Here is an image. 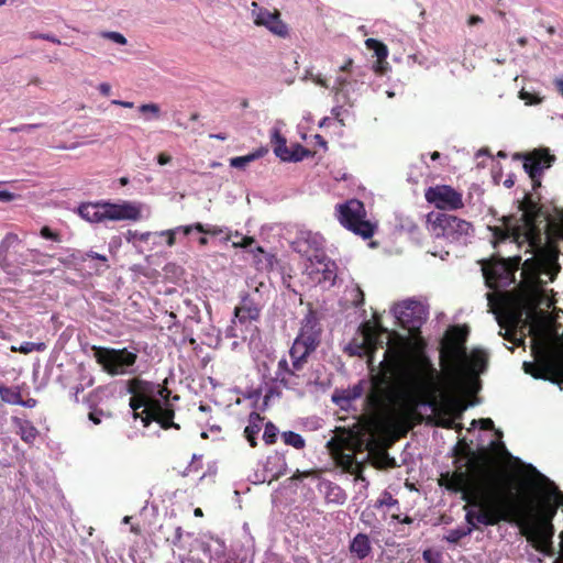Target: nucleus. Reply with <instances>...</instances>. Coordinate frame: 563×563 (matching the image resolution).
<instances>
[{
	"label": "nucleus",
	"mask_w": 563,
	"mask_h": 563,
	"mask_svg": "<svg viewBox=\"0 0 563 563\" xmlns=\"http://www.w3.org/2000/svg\"><path fill=\"white\" fill-rule=\"evenodd\" d=\"M130 407L135 419H141L144 427L156 421L162 428L177 427L173 422L174 410L169 402V390L159 384L132 379L128 386Z\"/></svg>",
	"instance_id": "obj_5"
},
{
	"label": "nucleus",
	"mask_w": 563,
	"mask_h": 563,
	"mask_svg": "<svg viewBox=\"0 0 563 563\" xmlns=\"http://www.w3.org/2000/svg\"><path fill=\"white\" fill-rule=\"evenodd\" d=\"M145 206L132 200H99L84 202L77 208V213L89 223H102L107 221L120 222L142 220Z\"/></svg>",
	"instance_id": "obj_7"
},
{
	"label": "nucleus",
	"mask_w": 563,
	"mask_h": 563,
	"mask_svg": "<svg viewBox=\"0 0 563 563\" xmlns=\"http://www.w3.org/2000/svg\"><path fill=\"white\" fill-rule=\"evenodd\" d=\"M514 501L516 515L508 521H518L522 534L533 542L538 550L547 552L551 548L554 533L552 522L545 521L542 517L536 515L532 508H519L515 497Z\"/></svg>",
	"instance_id": "obj_9"
},
{
	"label": "nucleus",
	"mask_w": 563,
	"mask_h": 563,
	"mask_svg": "<svg viewBox=\"0 0 563 563\" xmlns=\"http://www.w3.org/2000/svg\"><path fill=\"white\" fill-rule=\"evenodd\" d=\"M194 547L209 559V563H232V560L228 556L225 542L218 537L202 534L195 540ZM188 563L203 562L188 560Z\"/></svg>",
	"instance_id": "obj_19"
},
{
	"label": "nucleus",
	"mask_w": 563,
	"mask_h": 563,
	"mask_svg": "<svg viewBox=\"0 0 563 563\" xmlns=\"http://www.w3.org/2000/svg\"><path fill=\"white\" fill-rule=\"evenodd\" d=\"M352 300L356 307L364 302V294L357 286L352 289Z\"/></svg>",
	"instance_id": "obj_43"
},
{
	"label": "nucleus",
	"mask_w": 563,
	"mask_h": 563,
	"mask_svg": "<svg viewBox=\"0 0 563 563\" xmlns=\"http://www.w3.org/2000/svg\"><path fill=\"white\" fill-rule=\"evenodd\" d=\"M365 46H366V48H368V49L374 52V55L378 59V65L376 67V71L380 70L383 68V66L380 64L388 56V48H387V46L383 42H380V41H378L376 38H372V37H369V38H367L365 41Z\"/></svg>",
	"instance_id": "obj_27"
},
{
	"label": "nucleus",
	"mask_w": 563,
	"mask_h": 563,
	"mask_svg": "<svg viewBox=\"0 0 563 563\" xmlns=\"http://www.w3.org/2000/svg\"><path fill=\"white\" fill-rule=\"evenodd\" d=\"M95 358L112 376L134 373L137 355L128 349L93 347Z\"/></svg>",
	"instance_id": "obj_12"
},
{
	"label": "nucleus",
	"mask_w": 563,
	"mask_h": 563,
	"mask_svg": "<svg viewBox=\"0 0 563 563\" xmlns=\"http://www.w3.org/2000/svg\"><path fill=\"white\" fill-rule=\"evenodd\" d=\"M450 488L461 492L467 503L465 519L468 523L467 528L448 531L444 539L450 543L471 534L476 525L494 526L516 515L511 489L479 466L472 465L467 472L455 474Z\"/></svg>",
	"instance_id": "obj_2"
},
{
	"label": "nucleus",
	"mask_w": 563,
	"mask_h": 563,
	"mask_svg": "<svg viewBox=\"0 0 563 563\" xmlns=\"http://www.w3.org/2000/svg\"><path fill=\"white\" fill-rule=\"evenodd\" d=\"M398 501L393 497V495L388 492H384L380 497L376 500L375 506L377 508L380 507H394L397 506Z\"/></svg>",
	"instance_id": "obj_35"
},
{
	"label": "nucleus",
	"mask_w": 563,
	"mask_h": 563,
	"mask_svg": "<svg viewBox=\"0 0 563 563\" xmlns=\"http://www.w3.org/2000/svg\"><path fill=\"white\" fill-rule=\"evenodd\" d=\"M515 185V177L512 175H509L505 180H504V186L507 187V188H511L512 186Z\"/></svg>",
	"instance_id": "obj_55"
},
{
	"label": "nucleus",
	"mask_w": 563,
	"mask_h": 563,
	"mask_svg": "<svg viewBox=\"0 0 563 563\" xmlns=\"http://www.w3.org/2000/svg\"><path fill=\"white\" fill-rule=\"evenodd\" d=\"M284 442L288 445H291L296 449H302L305 446V440L303 438L292 431H287L283 433Z\"/></svg>",
	"instance_id": "obj_33"
},
{
	"label": "nucleus",
	"mask_w": 563,
	"mask_h": 563,
	"mask_svg": "<svg viewBox=\"0 0 563 563\" xmlns=\"http://www.w3.org/2000/svg\"><path fill=\"white\" fill-rule=\"evenodd\" d=\"M496 434L498 437V440L497 441H493L492 442V446H493V450L498 453V454H504V453H507L506 451V448L504 445V443L500 441V438L503 437V433L497 430L496 431Z\"/></svg>",
	"instance_id": "obj_42"
},
{
	"label": "nucleus",
	"mask_w": 563,
	"mask_h": 563,
	"mask_svg": "<svg viewBox=\"0 0 563 563\" xmlns=\"http://www.w3.org/2000/svg\"><path fill=\"white\" fill-rule=\"evenodd\" d=\"M554 156L545 148L536 150L525 157L523 168L529 175L531 180L536 184L539 183L538 178L542 172L551 167Z\"/></svg>",
	"instance_id": "obj_20"
},
{
	"label": "nucleus",
	"mask_w": 563,
	"mask_h": 563,
	"mask_svg": "<svg viewBox=\"0 0 563 563\" xmlns=\"http://www.w3.org/2000/svg\"><path fill=\"white\" fill-rule=\"evenodd\" d=\"M391 312L397 321L411 333L418 330L428 318L426 305L411 298L394 305Z\"/></svg>",
	"instance_id": "obj_14"
},
{
	"label": "nucleus",
	"mask_w": 563,
	"mask_h": 563,
	"mask_svg": "<svg viewBox=\"0 0 563 563\" xmlns=\"http://www.w3.org/2000/svg\"><path fill=\"white\" fill-rule=\"evenodd\" d=\"M278 429L272 423L265 424L263 439L267 444H273L276 441Z\"/></svg>",
	"instance_id": "obj_36"
},
{
	"label": "nucleus",
	"mask_w": 563,
	"mask_h": 563,
	"mask_svg": "<svg viewBox=\"0 0 563 563\" xmlns=\"http://www.w3.org/2000/svg\"><path fill=\"white\" fill-rule=\"evenodd\" d=\"M426 200L438 209L456 210L463 207L462 194L448 185L429 187L424 192Z\"/></svg>",
	"instance_id": "obj_18"
},
{
	"label": "nucleus",
	"mask_w": 563,
	"mask_h": 563,
	"mask_svg": "<svg viewBox=\"0 0 563 563\" xmlns=\"http://www.w3.org/2000/svg\"><path fill=\"white\" fill-rule=\"evenodd\" d=\"M263 426V418L257 412H252L249 417L247 426L244 429V434L251 446L256 445V435Z\"/></svg>",
	"instance_id": "obj_26"
},
{
	"label": "nucleus",
	"mask_w": 563,
	"mask_h": 563,
	"mask_svg": "<svg viewBox=\"0 0 563 563\" xmlns=\"http://www.w3.org/2000/svg\"><path fill=\"white\" fill-rule=\"evenodd\" d=\"M322 486L324 489V498L329 504L343 505L346 501V494L339 485L325 482Z\"/></svg>",
	"instance_id": "obj_25"
},
{
	"label": "nucleus",
	"mask_w": 563,
	"mask_h": 563,
	"mask_svg": "<svg viewBox=\"0 0 563 563\" xmlns=\"http://www.w3.org/2000/svg\"><path fill=\"white\" fill-rule=\"evenodd\" d=\"M294 563H309V561L306 558H297Z\"/></svg>",
	"instance_id": "obj_62"
},
{
	"label": "nucleus",
	"mask_w": 563,
	"mask_h": 563,
	"mask_svg": "<svg viewBox=\"0 0 563 563\" xmlns=\"http://www.w3.org/2000/svg\"><path fill=\"white\" fill-rule=\"evenodd\" d=\"M554 84L560 93L563 96V77L555 78Z\"/></svg>",
	"instance_id": "obj_56"
},
{
	"label": "nucleus",
	"mask_w": 563,
	"mask_h": 563,
	"mask_svg": "<svg viewBox=\"0 0 563 563\" xmlns=\"http://www.w3.org/2000/svg\"><path fill=\"white\" fill-rule=\"evenodd\" d=\"M375 464L379 467H391L395 465V460L386 452H380L375 456Z\"/></svg>",
	"instance_id": "obj_39"
},
{
	"label": "nucleus",
	"mask_w": 563,
	"mask_h": 563,
	"mask_svg": "<svg viewBox=\"0 0 563 563\" xmlns=\"http://www.w3.org/2000/svg\"><path fill=\"white\" fill-rule=\"evenodd\" d=\"M335 217L343 228L363 239L372 238L377 229V223L367 218L363 202L357 199L338 205Z\"/></svg>",
	"instance_id": "obj_10"
},
{
	"label": "nucleus",
	"mask_w": 563,
	"mask_h": 563,
	"mask_svg": "<svg viewBox=\"0 0 563 563\" xmlns=\"http://www.w3.org/2000/svg\"><path fill=\"white\" fill-rule=\"evenodd\" d=\"M13 423L18 429L21 439L26 443H32L36 439L38 431L29 420L13 418Z\"/></svg>",
	"instance_id": "obj_24"
},
{
	"label": "nucleus",
	"mask_w": 563,
	"mask_h": 563,
	"mask_svg": "<svg viewBox=\"0 0 563 563\" xmlns=\"http://www.w3.org/2000/svg\"><path fill=\"white\" fill-rule=\"evenodd\" d=\"M266 153V148H260L244 156L232 157L230 159V166L234 168H244L247 164L254 162L257 158L263 157Z\"/></svg>",
	"instance_id": "obj_28"
},
{
	"label": "nucleus",
	"mask_w": 563,
	"mask_h": 563,
	"mask_svg": "<svg viewBox=\"0 0 563 563\" xmlns=\"http://www.w3.org/2000/svg\"><path fill=\"white\" fill-rule=\"evenodd\" d=\"M316 251L322 245L323 239L319 234H310ZM305 274L312 285H321L327 288L334 284L336 278V265L323 253L317 252L309 256L305 267Z\"/></svg>",
	"instance_id": "obj_11"
},
{
	"label": "nucleus",
	"mask_w": 563,
	"mask_h": 563,
	"mask_svg": "<svg viewBox=\"0 0 563 563\" xmlns=\"http://www.w3.org/2000/svg\"><path fill=\"white\" fill-rule=\"evenodd\" d=\"M37 401L34 398H27L26 400H23L21 398V402H19L20 406L26 407V408H34L36 406Z\"/></svg>",
	"instance_id": "obj_49"
},
{
	"label": "nucleus",
	"mask_w": 563,
	"mask_h": 563,
	"mask_svg": "<svg viewBox=\"0 0 563 563\" xmlns=\"http://www.w3.org/2000/svg\"><path fill=\"white\" fill-rule=\"evenodd\" d=\"M467 329L451 327L440 349L438 372L429 357L410 353L408 338L365 322L345 346L350 355H365L373 374L371 402L375 410L394 418L407 417L419 402L426 404L443 428H454L462 408L457 398L475 393L477 377L485 371L487 354L467 352Z\"/></svg>",
	"instance_id": "obj_1"
},
{
	"label": "nucleus",
	"mask_w": 563,
	"mask_h": 563,
	"mask_svg": "<svg viewBox=\"0 0 563 563\" xmlns=\"http://www.w3.org/2000/svg\"><path fill=\"white\" fill-rule=\"evenodd\" d=\"M227 336L236 338L238 334L235 333V330L233 327H230L227 329Z\"/></svg>",
	"instance_id": "obj_60"
},
{
	"label": "nucleus",
	"mask_w": 563,
	"mask_h": 563,
	"mask_svg": "<svg viewBox=\"0 0 563 563\" xmlns=\"http://www.w3.org/2000/svg\"><path fill=\"white\" fill-rule=\"evenodd\" d=\"M139 112L143 114L145 122L157 120L161 117V108L157 103H143L139 107Z\"/></svg>",
	"instance_id": "obj_29"
},
{
	"label": "nucleus",
	"mask_w": 563,
	"mask_h": 563,
	"mask_svg": "<svg viewBox=\"0 0 563 563\" xmlns=\"http://www.w3.org/2000/svg\"><path fill=\"white\" fill-rule=\"evenodd\" d=\"M313 81L317 84V85H320L322 87H327V82L323 78H321V76H317L316 78H313Z\"/></svg>",
	"instance_id": "obj_58"
},
{
	"label": "nucleus",
	"mask_w": 563,
	"mask_h": 563,
	"mask_svg": "<svg viewBox=\"0 0 563 563\" xmlns=\"http://www.w3.org/2000/svg\"><path fill=\"white\" fill-rule=\"evenodd\" d=\"M15 199V195L8 190H0V201L10 202Z\"/></svg>",
	"instance_id": "obj_46"
},
{
	"label": "nucleus",
	"mask_w": 563,
	"mask_h": 563,
	"mask_svg": "<svg viewBox=\"0 0 563 563\" xmlns=\"http://www.w3.org/2000/svg\"><path fill=\"white\" fill-rule=\"evenodd\" d=\"M332 114L334 115L335 119H338V121L340 122L341 125H344L343 120L340 118V115H341V108H339V107L333 108L332 109Z\"/></svg>",
	"instance_id": "obj_54"
},
{
	"label": "nucleus",
	"mask_w": 563,
	"mask_h": 563,
	"mask_svg": "<svg viewBox=\"0 0 563 563\" xmlns=\"http://www.w3.org/2000/svg\"><path fill=\"white\" fill-rule=\"evenodd\" d=\"M41 236L47 240H54L57 241V234L53 232L49 228L44 227L41 230Z\"/></svg>",
	"instance_id": "obj_45"
},
{
	"label": "nucleus",
	"mask_w": 563,
	"mask_h": 563,
	"mask_svg": "<svg viewBox=\"0 0 563 563\" xmlns=\"http://www.w3.org/2000/svg\"><path fill=\"white\" fill-rule=\"evenodd\" d=\"M350 551L360 560L368 556L372 551L368 536L364 533H357L350 543Z\"/></svg>",
	"instance_id": "obj_23"
},
{
	"label": "nucleus",
	"mask_w": 563,
	"mask_h": 563,
	"mask_svg": "<svg viewBox=\"0 0 563 563\" xmlns=\"http://www.w3.org/2000/svg\"><path fill=\"white\" fill-rule=\"evenodd\" d=\"M174 230H176V233L183 232L184 234H189L192 230H195V224L179 225L174 228Z\"/></svg>",
	"instance_id": "obj_48"
},
{
	"label": "nucleus",
	"mask_w": 563,
	"mask_h": 563,
	"mask_svg": "<svg viewBox=\"0 0 563 563\" xmlns=\"http://www.w3.org/2000/svg\"><path fill=\"white\" fill-rule=\"evenodd\" d=\"M98 90L103 96H109L111 93V85L108 82H100L98 85Z\"/></svg>",
	"instance_id": "obj_47"
},
{
	"label": "nucleus",
	"mask_w": 563,
	"mask_h": 563,
	"mask_svg": "<svg viewBox=\"0 0 563 563\" xmlns=\"http://www.w3.org/2000/svg\"><path fill=\"white\" fill-rule=\"evenodd\" d=\"M271 143L274 154L282 162L297 163L310 155V151L298 143L291 144L288 147L286 137L282 135L277 126H274L271 131Z\"/></svg>",
	"instance_id": "obj_17"
},
{
	"label": "nucleus",
	"mask_w": 563,
	"mask_h": 563,
	"mask_svg": "<svg viewBox=\"0 0 563 563\" xmlns=\"http://www.w3.org/2000/svg\"><path fill=\"white\" fill-rule=\"evenodd\" d=\"M175 234H176V230L169 229V230H164V231H161V232H156L155 233V238L165 236L166 238V244L168 246H173L175 244Z\"/></svg>",
	"instance_id": "obj_40"
},
{
	"label": "nucleus",
	"mask_w": 563,
	"mask_h": 563,
	"mask_svg": "<svg viewBox=\"0 0 563 563\" xmlns=\"http://www.w3.org/2000/svg\"><path fill=\"white\" fill-rule=\"evenodd\" d=\"M479 424L482 429L488 430L494 428V421L489 418L473 420L472 426Z\"/></svg>",
	"instance_id": "obj_44"
},
{
	"label": "nucleus",
	"mask_w": 563,
	"mask_h": 563,
	"mask_svg": "<svg viewBox=\"0 0 563 563\" xmlns=\"http://www.w3.org/2000/svg\"><path fill=\"white\" fill-rule=\"evenodd\" d=\"M427 230L433 238L455 244H466L474 233L471 222L448 213L428 214Z\"/></svg>",
	"instance_id": "obj_8"
},
{
	"label": "nucleus",
	"mask_w": 563,
	"mask_h": 563,
	"mask_svg": "<svg viewBox=\"0 0 563 563\" xmlns=\"http://www.w3.org/2000/svg\"><path fill=\"white\" fill-rule=\"evenodd\" d=\"M264 467H265V474H263L261 476H258L257 474L255 475L256 483H264L266 481L277 478L282 474H284L285 461L282 456L275 454V455L267 457Z\"/></svg>",
	"instance_id": "obj_22"
},
{
	"label": "nucleus",
	"mask_w": 563,
	"mask_h": 563,
	"mask_svg": "<svg viewBox=\"0 0 563 563\" xmlns=\"http://www.w3.org/2000/svg\"><path fill=\"white\" fill-rule=\"evenodd\" d=\"M100 35H101V37L110 40L119 45H125L128 43L125 36L120 32L106 31V32H102Z\"/></svg>",
	"instance_id": "obj_38"
},
{
	"label": "nucleus",
	"mask_w": 563,
	"mask_h": 563,
	"mask_svg": "<svg viewBox=\"0 0 563 563\" xmlns=\"http://www.w3.org/2000/svg\"><path fill=\"white\" fill-rule=\"evenodd\" d=\"M0 397L4 402L10 405H19V402H21V394L15 388L0 386Z\"/></svg>",
	"instance_id": "obj_31"
},
{
	"label": "nucleus",
	"mask_w": 563,
	"mask_h": 563,
	"mask_svg": "<svg viewBox=\"0 0 563 563\" xmlns=\"http://www.w3.org/2000/svg\"><path fill=\"white\" fill-rule=\"evenodd\" d=\"M520 210L519 219L505 218L501 227H489V230L493 233V246L498 250V253L504 252L501 250L504 245L526 247L525 252L530 253L531 257L523 262V266L530 268L534 264V256L543 252L542 235L536 225V206L527 199Z\"/></svg>",
	"instance_id": "obj_3"
},
{
	"label": "nucleus",
	"mask_w": 563,
	"mask_h": 563,
	"mask_svg": "<svg viewBox=\"0 0 563 563\" xmlns=\"http://www.w3.org/2000/svg\"><path fill=\"white\" fill-rule=\"evenodd\" d=\"M235 236L236 238H240L239 241H235L233 242V246L234 247H242V249H245V247H249L253 244L254 242V239L251 238V236H242L240 235L238 232L235 233Z\"/></svg>",
	"instance_id": "obj_41"
},
{
	"label": "nucleus",
	"mask_w": 563,
	"mask_h": 563,
	"mask_svg": "<svg viewBox=\"0 0 563 563\" xmlns=\"http://www.w3.org/2000/svg\"><path fill=\"white\" fill-rule=\"evenodd\" d=\"M521 263V256L493 257L485 261L482 265L483 276L486 285L495 289L496 292H488V306L499 327L506 330L504 334L507 340H515L512 338V330L517 328L520 317L509 312L503 311V302L499 297L498 289L507 287L515 282V273Z\"/></svg>",
	"instance_id": "obj_4"
},
{
	"label": "nucleus",
	"mask_w": 563,
	"mask_h": 563,
	"mask_svg": "<svg viewBox=\"0 0 563 563\" xmlns=\"http://www.w3.org/2000/svg\"><path fill=\"white\" fill-rule=\"evenodd\" d=\"M559 506H563V494L558 489L554 483L541 476L537 495V506L536 508L532 506L529 508H532L534 514L542 517L545 521L552 522Z\"/></svg>",
	"instance_id": "obj_13"
},
{
	"label": "nucleus",
	"mask_w": 563,
	"mask_h": 563,
	"mask_svg": "<svg viewBox=\"0 0 563 563\" xmlns=\"http://www.w3.org/2000/svg\"><path fill=\"white\" fill-rule=\"evenodd\" d=\"M261 309L257 303L250 297L244 296L239 306L234 309V319L232 323L236 322L244 324L246 322L256 321L260 318Z\"/></svg>",
	"instance_id": "obj_21"
},
{
	"label": "nucleus",
	"mask_w": 563,
	"mask_h": 563,
	"mask_svg": "<svg viewBox=\"0 0 563 563\" xmlns=\"http://www.w3.org/2000/svg\"><path fill=\"white\" fill-rule=\"evenodd\" d=\"M336 82H338V85H339V86H343V85H345V84H346V80H345V78H343V77H338V78H336Z\"/></svg>",
	"instance_id": "obj_63"
},
{
	"label": "nucleus",
	"mask_w": 563,
	"mask_h": 563,
	"mask_svg": "<svg viewBox=\"0 0 563 563\" xmlns=\"http://www.w3.org/2000/svg\"><path fill=\"white\" fill-rule=\"evenodd\" d=\"M172 161V157L165 153H161L158 156H157V163L159 165H166L168 163H170Z\"/></svg>",
	"instance_id": "obj_50"
},
{
	"label": "nucleus",
	"mask_w": 563,
	"mask_h": 563,
	"mask_svg": "<svg viewBox=\"0 0 563 563\" xmlns=\"http://www.w3.org/2000/svg\"><path fill=\"white\" fill-rule=\"evenodd\" d=\"M45 349L46 345L43 342H23L19 346L11 347L13 352H20L22 354H29L34 351L42 352Z\"/></svg>",
	"instance_id": "obj_32"
},
{
	"label": "nucleus",
	"mask_w": 563,
	"mask_h": 563,
	"mask_svg": "<svg viewBox=\"0 0 563 563\" xmlns=\"http://www.w3.org/2000/svg\"><path fill=\"white\" fill-rule=\"evenodd\" d=\"M320 331L313 318L307 317L301 325L298 336L289 350L290 361L283 356L274 373V382L287 389H296L303 384L301 375L307 356L313 352L319 343Z\"/></svg>",
	"instance_id": "obj_6"
},
{
	"label": "nucleus",
	"mask_w": 563,
	"mask_h": 563,
	"mask_svg": "<svg viewBox=\"0 0 563 563\" xmlns=\"http://www.w3.org/2000/svg\"><path fill=\"white\" fill-rule=\"evenodd\" d=\"M353 64V60L351 58L346 59V62L340 67V70L345 71L347 70Z\"/></svg>",
	"instance_id": "obj_57"
},
{
	"label": "nucleus",
	"mask_w": 563,
	"mask_h": 563,
	"mask_svg": "<svg viewBox=\"0 0 563 563\" xmlns=\"http://www.w3.org/2000/svg\"><path fill=\"white\" fill-rule=\"evenodd\" d=\"M195 230L200 233L218 235L224 232V228L217 225H205L202 223H195Z\"/></svg>",
	"instance_id": "obj_37"
},
{
	"label": "nucleus",
	"mask_w": 563,
	"mask_h": 563,
	"mask_svg": "<svg viewBox=\"0 0 563 563\" xmlns=\"http://www.w3.org/2000/svg\"><path fill=\"white\" fill-rule=\"evenodd\" d=\"M523 369L534 378L558 380L563 379V352H544L538 364L525 362Z\"/></svg>",
	"instance_id": "obj_15"
},
{
	"label": "nucleus",
	"mask_w": 563,
	"mask_h": 563,
	"mask_svg": "<svg viewBox=\"0 0 563 563\" xmlns=\"http://www.w3.org/2000/svg\"><path fill=\"white\" fill-rule=\"evenodd\" d=\"M101 416H102V412H90L89 413V420L92 421V423L95 424H99L101 422Z\"/></svg>",
	"instance_id": "obj_51"
},
{
	"label": "nucleus",
	"mask_w": 563,
	"mask_h": 563,
	"mask_svg": "<svg viewBox=\"0 0 563 563\" xmlns=\"http://www.w3.org/2000/svg\"><path fill=\"white\" fill-rule=\"evenodd\" d=\"M251 14L255 25L263 26L272 34L282 38H286L289 35V29L280 19V14L277 10L269 11L258 5L257 2H252Z\"/></svg>",
	"instance_id": "obj_16"
},
{
	"label": "nucleus",
	"mask_w": 563,
	"mask_h": 563,
	"mask_svg": "<svg viewBox=\"0 0 563 563\" xmlns=\"http://www.w3.org/2000/svg\"><path fill=\"white\" fill-rule=\"evenodd\" d=\"M119 181H120V185H122V186H125V185H128V184H129V179H128L126 177H121V178L119 179Z\"/></svg>",
	"instance_id": "obj_64"
},
{
	"label": "nucleus",
	"mask_w": 563,
	"mask_h": 563,
	"mask_svg": "<svg viewBox=\"0 0 563 563\" xmlns=\"http://www.w3.org/2000/svg\"><path fill=\"white\" fill-rule=\"evenodd\" d=\"M519 99H521L526 106H536L542 102L543 98L538 93L529 92L525 89L519 91Z\"/></svg>",
	"instance_id": "obj_34"
},
{
	"label": "nucleus",
	"mask_w": 563,
	"mask_h": 563,
	"mask_svg": "<svg viewBox=\"0 0 563 563\" xmlns=\"http://www.w3.org/2000/svg\"><path fill=\"white\" fill-rule=\"evenodd\" d=\"M468 22L470 24H476L482 22V19L479 16H472Z\"/></svg>",
	"instance_id": "obj_61"
},
{
	"label": "nucleus",
	"mask_w": 563,
	"mask_h": 563,
	"mask_svg": "<svg viewBox=\"0 0 563 563\" xmlns=\"http://www.w3.org/2000/svg\"><path fill=\"white\" fill-rule=\"evenodd\" d=\"M38 37L43 38V40H46V41H49V42H52L54 44H60L59 38H57L54 35H51V34H41Z\"/></svg>",
	"instance_id": "obj_52"
},
{
	"label": "nucleus",
	"mask_w": 563,
	"mask_h": 563,
	"mask_svg": "<svg viewBox=\"0 0 563 563\" xmlns=\"http://www.w3.org/2000/svg\"><path fill=\"white\" fill-rule=\"evenodd\" d=\"M34 128H35V125H31V124H30V125H23V126H21V128L12 129V131H30V130H32V129H34Z\"/></svg>",
	"instance_id": "obj_59"
},
{
	"label": "nucleus",
	"mask_w": 563,
	"mask_h": 563,
	"mask_svg": "<svg viewBox=\"0 0 563 563\" xmlns=\"http://www.w3.org/2000/svg\"><path fill=\"white\" fill-rule=\"evenodd\" d=\"M88 257H91V258H96V260H99V261H102V262H107V257L102 254H99L97 252H89L88 254Z\"/></svg>",
	"instance_id": "obj_53"
},
{
	"label": "nucleus",
	"mask_w": 563,
	"mask_h": 563,
	"mask_svg": "<svg viewBox=\"0 0 563 563\" xmlns=\"http://www.w3.org/2000/svg\"><path fill=\"white\" fill-rule=\"evenodd\" d=\"M151 238H155V233L129 230L125 234L126 241L134 247H139L141 242H147Z\"/></svg>",
	"instance_id": "obj_30"
}]
</instances>
